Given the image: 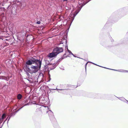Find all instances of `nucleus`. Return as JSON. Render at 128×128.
Returning a JSON list of instances; mask_svg holds the SVG:
<instances>
[{
    "label": "nucleus",
    "mask_w": 128,
    "mask_h": 128,
    "mask_svg": "<svg viewBox=\"0 0 128 128\" xmlns=\"http://www.w3.org/2000/svg\"><path fill=\"white\" fill-rule=\"evenodd\" d=\"M81 9L77 8L76 10H75L74 9H73L71 11V12L70 15V17L69 18V20L67 21L68 23H70V24H71L74 20V17L80 11Z\"/></svg>",
    "instance_id": "obj_1"
},
{
    "label": "nucleus",
    "mask_w": 128,
    "mask_h": 128,
    "mask_svg": "<svg viewBox=\"0 0 128 128\" xmlns=\"http://www.w3.org/2000/svg\"><path fill=\"white\" fill-rule=\"evenodd\" d=\"M42 63V60H38L37 62V64H36V66H34L33 65L31 66V68L32 69H34L35 70L34 71V72L35 73L37 72L39 69H40L41 67V65Z\"/></svg>",
    "instance_id": "obj_2"
},
{
    "label": "nucleus",
    "mask_w": 128,
    "mask_h": 128,
    "mask_svg": "<svg viewBox=\"0 0 128 128\" xmlns=\"http://www.w3.org/2000/svg\"><path fill=\"white\" fill-rule=\"evenodd\" d=\"M38 61V60L36 59L33 57H31L30 59V60H27L26 62V66L27 67V66L26 65H30L32 64H36L37 62Z\"/></svg>",
    "instance_id": "obj_3"
},
{
    "label": "nucleus",
    "mask_w": 128,
    "mask_h": 128,
    "mask_svg": "<svg viewBox=\"0 0 128 128\" xmlns=\"http://www.w3.org/2000/svg\"><path fill=\"white\" fill-rule=\"evenodd\" d=\"M53 50L54 52L57 55L63 52V49L62 47H56L53 49Z\"/></svg>",
    "instance_id": "obj_4"
},
{
    "label": "nucleus",
    "mask_w": 128,
    "mask_h": 128,
    "mask_svg": "<svg viewBox=\"0 0 128 128\" xmlns=\"http://www.w3.org/2000/svg\"><path fill=\"white\" fill-rule=\"evenodd\" d=\"M47 112L48 113L50 119L51 121L55 120L53 113L51 110H49L48 111H47Z\"/></svg>",
    "instance_id": "obj_5"
},
{
    "label": "nucleus",
    "mask_w": 128,
    "mask_h": 128,
    "mask_svg": "<svg viewBox=\"0 0 128 128\" xmlns=\"http://www.w3.org/2000/svg\"><path fill=\"white\" fill-rule=\"evenodd\" d=\"M57 56L54 52L53 50L52 52L48 54V56L50 58H51L55 57Z\"/></svg>",
    "instance_id": "obj_6"
},
{
    "label": "nucleus",
    "mask_w": 128,
    "mask_h": 128,
    "mask_svg": "<svg viewBox=\"0 0 128 128\" xmlns=\"http://www.w3.org/2000/svg\"><path fill=\"white\" fill-rule=\"evenodd\" d=\"M16 114V112H15V113H14V112H12V113L10 114V116H8V117L6 119V120L4 121V122L3 123V124H2V125L7 120V118H8V117L10 116V117H9V118L8 120V122H7V123L8 122V121L10 119V118L12 117V116H14L15 115V114Z\"/></svg>",
    "instance_id": "obj_7"
},
{
    "label": "nucleus",
    "mask_w": 128,
    "mask_h": 128,
    "mask_svg": "<svg viewBox=\"0 0 128 128\" xmlns=\"http://www.w3.org/2000/svg\"><path fill=\"white\" fill-rule=\"evenodd\" d=\"M6 117L5 114H3L2 116V117L0 118V124H1L3 121V120Z\"/></svg>",
    "instance_id": "obj_8"
},
{
    "label": "nucleus",
    "mask_w": 128,
    "mask_h": 128,
    "mask_svg": "<svg viewBox=\"0 0 128 128\" xmlns=\"http://www.w3.org/2000/svg\"><path fill=\"white\" fill-rule=\"evenodd\" d=\"M66 55V54H64L63 55V56L61 57V58L60 59H59L56 62L57 63H58V62H60L61 60H62L64 59L65 58H66L67 56H64Z\"/></svg>",
    "instance_id": "obj_9"
},
{
    "label": "nucleus",
    "mask_w": 128,
    "mask_h": 128,
    "mask_svg": "<svg viewBox=\"0 0 128 128\" xmlns=\"http://www.w3.org/2000/svg\"><path fill=\"white\" fill-rule=\"evenodd\" d=\"M118 98L120 100H121L122 101H124V102H126L127 100H126V99H125L124 97H119V98Z\"/></svg>",
    "instance_id": "obj_10"
},
{
    "label": "nucleus",
    "mask_w": 128,
    "mask_h": 128,
    "mask_svg": "<svg viewBox=\"0 0 128 128\" xmlns=\"http://www.w3.org/2000/svg\"><path fill=\"white\" fill-rule=\"evenodd\" d=\"M112 70L118 71L119 72H128V71L127 70H116L114 69H112Z\"/></svg>",
    "instance_id": "obj_11"
},
{
    "label": "nucleus",
    "mask_w": 128,
    "mask_h": 128,
    "mask_svg": "<svg viewBox=\"0 0 128 128\" xmlns=\"http://www.w3.org/2000/svg\"><path fill=\"white\" fill-rule=\"evenodd\" d=\"M22 96L20 94H18L17 96V98L18 100H20L22 98Z\"/></svg>",
    "instance_id": "obj_12"
},
{
    "label": "nucleus",
    "mask_w": 128,
    "mask_h": 128,
    "mask_svg": "<svg viewBox=\"0 0 128 128\" xmlns=\"http://www.w3.org/2000/svg\"><path fill=\"white\" fill-rule=\"evenodd\" d=\"M52 90H57L59 92H60V93H62V92H60V90H66V89H57V88H56V89H52Z\"/></svg>",
    "instance_id": "obj_13"
},
{
    "label": "nucleus",
    "mask_w": 128,
    "mask_h": 128,
    "mask_svg": "<svg viewBox=\"0 0 128 128\" xmlns=\"http://www.w3.org/2000/svg\"><path fill=\"white\" fill-rule=\"evenodd\" d=\"M59 63H58L57 64H54L53 65V68H51V69H52V70L53 69H54L55 68H56V67L57 66V65Z\"/></svg>",
    "instance_id": "obj_14"
},
{
    "label": "nucleus",
    "mask_w": 128,
    "mask_h": 128,
    "mask_svg": "<svg viewBox=\"0 0 128 128\" xmlns=\"http://www.w3.org/2000/svg\"><path fill=\"white\" fill-rule=\"evenodd\" d=\"M68 52L70 54H71L72 55H73V54L72 52L70 50H68Z\"/></svg>",
    "instance_id": "obj_15"
},
{
    "label": "nucleus",
    "mask_w": 128,
    "mask_h": 128,
    "mask_svg": "<svg viewBox=\"0 0 128 128\" xmlns=\"http://www.w3.org/2000/svg\"><path fill=\"white\" fill-rule=\"evenodd\" d=\"M60 68L61 70H64V68L62 66L61 67H60Z\"/></svg>",
    "instance_id": "obj_16"
},
{
    "label": "nucleus",
    "mask_w": 128,
    "mask_h": 128,
    "mask_svg": "<svg viewBox=\"0 0 128 128\" xmlns=\"http://www.w3.org/2000/svg\"><path fill=\"white\" fill-rule=\"evenodd\" d=\"M59 18L62 20L63 19H64V18L62 16H61L59 17Z\"/></svg>",
    "instance_id": "obj_17"
},
{
    "label": "nucleus",
    "mask_w": 128,
    "mask_h": 128,
    "mask_svg": "<svg viewBox=\"0 0 128 128\" xmlns=\"http://www.w3.org/2000/svg\"><path fill=\"white\" fill-rule=\"evenodd\" d=\"M87 64H88V62L86 63L85 65V69H86V66H87Z\"/></svg>",
    "instance_id": "obj_18"
},
{
    "label": "nucleus",
    "mask_w": 128,
    "mask_h": 128,
    "mask_svg": "<svg viewBox=\"0 0 128 128\" xmlns=\"http://www.w3.org/2000/svg\"><path fill=\"white\" fill-rule=\"evenodd\" d=\"M87 64H88V62L86 63L85 65V69H86V66H87Z\"/></svg>",
    "instance_id": "obj_19"
},
{
    "label": "nucleus",
    "mask_w": 128,
    "mask_h": 128,
    "mask_svg": "<svg viewBox=\"0 0 128 128\" xmlns=\"http://www.w3.org/2000/svg\"><path fill=\"white\" fill-rule=\"evenodd\" d=\"M6 87L7 88L8 86L6 84H5L3 88H6Z\"/></svg>",
    "instance_id": "obj_20"
},
{
    "label": "nucleus",
    "mask_w": 128,
    "mask_h": 128,
    "mask_svg": "<svg viewBox=\"0 0 128 128\" xmlns=\"http://www.w3.org/2000/svg\"><path fill=\"white\" fill-rule=\"evenodd\" d=\"M26 70L28 72H29V71L30 70V68H27Z\"/></svg>",
    "instance_id": "obj_21"
},
{
    "label": "nucleus",
    "mask_w": 128,
    "mask_h": 128,
    "mask_svg": "<svg viewBox=\"0 0 128 128\" xmlns=\"http://www.w3.org/2000/svg\"><path fill=\"white\" fill-rule=\"evenodd\" d=\"M66 48L67 50H68V46L67 45H66Z\"/></svg>",
    "instance_id": "obj_22"
},
{
    "label": "nucleus",
    "mask_w": 128,
    "mask_h": 128,
    "mask_svg": "<svg viewBox=\"0 0 128 128\" xmlns=\"http://www.w3.org/2000/svg\"><path fill=\"white\" fill-rule=\"evenodd\" d=\"M40 21L37 22H36V23L37 24H40Z\"/></svg>",
    "instance_id": "obj_23"
},
{
    "label": "nucleus",
    "mask_w": 128,
    "mask_h": 128,
    "mask_svg": "<svg viewBox=\"0 0 128 128\" xmlns=\"http://www.w3.org/2000/svg\"><path fill=\"white\" fill-rule=\"evenodd\" d=\"M14 14L13 13V12H12V14H11V16H11V17H12V16H12V14Z\"/></svg>",
    "instance_id": "obj_24"
},
{
    "label": "nucleus",
    "mask_w": 128,
    "mask_h": 128,
    "mask_svg": "<svg viewBox=\"0 0 128 128\" xmlns=\"http://www.w3.org/2000/svg\"><path fill=\"white\" fill-rule=\"evenodd\" d=\"M91 63H92V64H95V65H96L98 66V65H97V64H94V63H92V62ZM100 66L101 67V66Z\"/></svg>",
    "instance_id": "obj_25"
},
{
    "label": "nucleus",
    "mask_w": 128,
    "mask_h": 128,
    "mask_svg": "<svg viewBox=\"0 0 128 128\" xmlns=\"http://www.w3.org/2000/svg\"><path fill=\"white\" fill-rule=\"evenodd\" d=\"M90 0L89 1H88L86 3H84V5H85L86 3H87V2H89V1H90Z\"/></svg>",
    "instance_id": "obj_26"
},
{
    "label": "nucleus",
    "mask_w": 128,
    "mask_h": 128,
    "mask_svg": "<svg viewBox=\"0 0 128 128\" xmlns=\"http://www.w3.org/2000/svg\"><path fill=\"white\" fill-rule=\"evenodd\" d=\"M64 40L65 41V42H66H66H67V41L66 40Z\"/></svg>",
    "instance_id": "obj_27"
},
{
    "label": "nucleus",
    "mask_w": 128,
    "mask_h": 128,
    "mask_svg": "<svg viewBox=\"0 0 128 128\" xmlns=\"http://www.w3.org/2000/svg\"><path fill=\"white\" fill-rule=\"evenodd\" d=\"M4 15V13H2V16L3 15Z\"/></svg>",
    "instance_id": "obj_28"
},
{
    "label": "nucleus",
    "mask_w": 128,
    "mask_h": 128,
    "mask_svg": "<svg viewBox=\"0 0 128 128\" xmlns=\"http://www.w3.org/2000/svg\"><path fill=\"white\" fill-rule=\"evenodd\" d=\"M67 0H64V1H67Z\"/></svg>",
    "instance_id": "obj_29"
},
{
    "label": "nucleus",
    "mask_w": 128,
    "mask_h": 128,
    "mask_svg": "<svg viewBox=\"0 0 128 128\" xmlns=\"http://www.w3.org/2000/svg\"><path fill=\"white\" fill-rule=\"evenodd\" d=\"M74 57H76V56H74V54H73V55H72Z\"/></svg>",
    "instance_id": "obj_30"
},
{
    "label": "nucleus",
    "mask_w": 128,
    "mask_h": 128,
    "mask_svg": "<svg viewBox=\"0 0 128 128\" xmlns=\"http://www.w3.org/2000/svg\"><path fill=\"white\" fill-rule=\"evenodd\" d=\"M66 12H68V10H66Z\"/></svg>",
    "instance_id": "obj_31"
},
{
    "label": "nucleus",
    "mask_w": 128,
    "mask_h": 128,
    "mask_svg": "<svg viewBox=\"0 0 128 128\" xmlns=\"http://www.w3.org/2000/svg\"><path fill=\"white\" fill-rule=\"evenodd\" d=\"M23 106H23L22 107V108H20V109L22 108Z\"/></svg>",
    "instance_id": "obj_32"
},
{
    "label": "nucleus",
    "mask_w": 128,
    "mask_h": 128,
    "mask_svg": "<svg viewBox=\"0 0 128 128\" xmlns=\"http://www.w3.org/2000/svg\"><path fill=\"white\" fill-rule=\"evenodd\" d=\"M107 69H108V68H107ZM108 69H110V70H112V69H109V68H108Z\"/></svg>",
    "instance_id": "obj_33"
},
{
    "label": "nucleus",
    "mask_w": 128,
    "mask_h": 128,
    "mask_svg": "<svg viewBox=\"0 0 128 128\" xmlns=\"http://www.w3.org/2000/svg\"><path fill=\"white\" fill-rule=\"evenodd\" d=\"M127 102H128V101L127 100Z\"/></svg>",
    "instance_id": "obj_34"
},
{
    "label": "nucleus",
    "mask_w": 128,
    "mask_h": 128,
    "mask_svg": "<svg viewBox=\"0 0 128 128\" xmlns=\"http://www.w3.org/2000/svg\"><path fill=\"white\" fill-rule=\"evenodd\" d=\"M48 109H49L48 108Z\"/></svg>",
    "instance_id": "obj_35"
},
{
    "label": "nucleus",
    "mask_w": 128,
    "mask_h": 128,
    "mask_svg": "<svg viewBox=\"0 0 128 128\" xmlns=\"http://www.w3.org/2000/svg\"><path fill=\"white\" fill-rule=\"evenodd\" d=\"M1 84V83L0 82V85Z\"/></svg>",
    "instance_id": "obj_36"
},
{
    "label": "nucleus",
    "mask_w": 128,
    "mask_h": 128,
    "mask_svg": "<svg viewBox=\"0 0 128 128\" xmlns=\"http://www.w3.org/2000/svg\"><path fill=\"white\" fill-rule=\"evenodd\" d=\"M104 68H105V67H104Z\"/></svg>",
    "instance_id": "obj_37"
},
{
    "label": "nucleus",
    "mask_w": 128,
    "mask_h": 128,
    "mask_svg": "<svg viewBox=\"0 0 128 128\" xmlns=\"http://www.w3.org/2000/svg\"><path fill=\"white\" fill-rule=\"evenodd\" d=\"M78 86V85H77V86Z\"/></svg>",
    "instance_id": "obj_38"
},
{
    "label": "nucleus",
    "mask_w": 128,
    "mask_h": 128,
    "mask_svg": "<svg viewBox=\"0 0 128 128\" xmlns=\"http://www.w3.org/2000/svg\"><path fill=\"white\" fill-rule=\"evenodd\" d=\"M70 9H71L70 8L69 9V10H70Z\"/></svg>",
    "instance_id": "obj_39"
},
{
    "label": "nucleus",
    "mask_w": 128,
    "mask_h": 128,
    "mask_svg": "<svg viewBox=\"0 0 128 128\" xmlns=\"http://www.w3.org/2000/svg\"><path fill=\"white\" fill-rule=\"evenodd\" d=\"M70 9H71L70 8L69 9V10H70Z\"/></svg>",
    "instance_id": "obj_40"
}]
</instances>
